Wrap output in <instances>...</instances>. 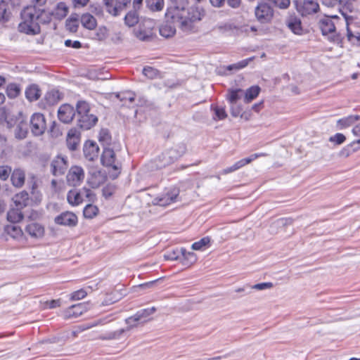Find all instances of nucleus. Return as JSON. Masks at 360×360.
Masks as SVG:
<instances>
[{
  "label": "nucleus",
  "mask_w": 360,
  "mask_h": 360,
  "mask_svg": "<svg viewBox=\"0 0 360 360\" xmlns=\"http://www.w3.org/2000/svg\"><path fill=\"white\" fill-rule=\"evenodd\" d=\"M47 0H32L33 6L25 8L21 12L22 22L18 25V30L29 35L40 33L41 25H47L51 21V15L41 6Z\"/></svg>",
  "instance_id": "1"
},
{
  "label": "nucleus",
  "mask_w": 360,
  "mask_h": 360,
  "mask_svg": "<svg viewBox=\"0 0 360 360\" xmlns=\"http://www.w3.org/2000/svg\"><path fill=\"white\" fill-rule=\"evenodd\" d=\"M77 126L82 130H89L98 122L96 115L90 112L89 104L84 101H79L76 104Z\"/></svg>",
  "instance_id": "2"
},
{
  "label": "nucleus",
  "mask_w": 360,
  "mask_h": 360,
  "mask_svg": "<svg viewBox=\"0 0 360 360\" xmlns=\"http://www.w3.org/2000/svg\"><path fill=\"white\" fill-rule=\"evenodd\" d=\"M186 151V146L184 143H179L169 148L160 157V159H162L163 162L159 167L161 168L173 163L181 158Z\"/></svg>",
  "instance_id": "3"
},
{
  "label": "nucleus",
  "mask_w": 360,
  "mask_h": 360,
  "mask_svg": "<svg viewBox=\"0 0 360 360\" xmlns=\"http://www.w3.org/2000/svg\"><path fill=\"white\" fill-rule=\"evenodd\" d=\"M203 15V11L198 7L185 9V18L182 21V31H191L193 27V23L200 20Z\"/></svg>",
  "instance_id": "4"
},
{
  "label": "nucleus",
  "mask_w": 360,
  "mask_h": 360,
  "mask_svg": "<svg viewBox=\"0 0 360 360\" xmlns=\"http://www.w3.org/2000/svg\"><path fill=\"white\" fill-rule=\"evenodd\" d=\"M185 18V8L176 5L167 7L165 13V18L168 22L177 24L182 30V21Z\"/></svg>",
  "instance_id": "5"
},
{
  "label": "nucleus",
  "mask_w": 360,
  "mask_h": 360,
  "mask_svg": "<svg viewBox=\"0 0 360 360\" xmlns=\"http://www.w3.org/2000/svg\"><path fill=\"white\" fill-rule=\"evenodd\" d=\"M295 4L302 16L313 15L319 11V4L316 0H295Z\"/></svg>",
  "instance_id": "6"
},
{
  "label": "nucleus",
  "mask_w": 360,
  "mask_h": 360,
  "mask_svg": "<svg viewBox=\"0 0 360 360\" xmlns=\"http://www.w3.org/2000/svg\"><path fill=\"white\" fill-rule=\"evenodd\" d=\"M101 161L103 166L111 167L113 170L120 172L121 165L116 162L115 153L112 148L108 147L103 148Z\"/></svg>",
  "instance_id": "7"
},
{
  "label": "nucleus",
  "mask_w": 360,
  "mask_h": 360,
  "mask_svg": "<svg viewBox=\"0 0 360 360\" xmlns=\"http://www.w3.org/2000/svg\"><path fill=\"white\" fill-rule=\"evenodd\" d=\"M255 16L261 23H266L271 20L274 16V9L267 3H261L255 8Z\"/></svg>",
  "instance_id": "8"
},
{
  "label": "nucleus",
  "mask_w": 360,
  "mask_h": 360,
  "mask_svg": "<svg viewBox=\"0 0 360 360\" xmlns=\"http://www.w3.org/2000/svg\"><path fill=\"white\" fill-rule=\"evenodd\" d=\"M30 125L32 133L34 136L43 134L46 129L45 117L43 114L39 112L34 113L30 119Z\"/></svg>",
  "instance_id": "9"
},
{
  "label": "nucleus",
  "mask_w": 360,
  "mask_h": 360,
  "mask_svg": "<svg viewBox=\"0 0 360 360\" xmlns=\"http://www.w3.org/2000/svg\"><path fill=\"white\" fill-rule=\"evenodd\" d=\"M324 5L328 7L338 6L340 12L347 18V13H352L354 10L352 0H322Z\"/></svg>",
  "instance_id": "10"
},
{
  "label": "nucleus",
  "mask_w": 360,
  "mask_h": 360,
  "mask_svg": "<svg viewBox=\"0 0 360 360\" xmlns=\"http://www.w3.org/2000/svg\"><path fill=\"white\" fill-rule=\"evenodd\" d=\"M106 11L110 14L117 16L124 11L131 0H103Z\"/></svg>",
  "instance_id": "11"
},
{
  "label": "nucleus",
  "mask_w": 360,
  "mask_h": 360,
  "mask_svg": "<svg viewBox=\"0 0 360 360\" xmlns=\"http://www.w3.org/2000/svg\"><path fill=\"white\" fill-rule=\"evenodd\" d=\"M84 179V169L79 166H72L67 174V182L70 186H79L83 181Z\"/></svg>",
  "instance_id": "12"
},
{
  "label": "nucleus",
  "mask_w": 360,
  "mask_h": 360,
  "mask_svg": "<svg viewBox=\"0 0 360 360\" xmlns=\"http://www.w3.org/2000/svg\"><path fill=\"white\" fill-rule=\"evenodd\" d=\"M75 115H77L76 109L70 104H63L58 108V117L65 124L70 123Z\"/></svg>",
  "instance_id": "13"
},
{
  "label": "nucleus",
  "mask_w": 360,
  "mask_h": 360,
  "mask_svg": "<svg viewBox=\"0 0 360 360\" xmlns=\"http://www.w3.org/2000/svg\"><path fill=\"white\" fill-rule=\"evenodd\" d=\"M179 191L177 188H172L167 192L156 197L154 199L155 204L165 207L176 201Z\"/></svg>",
  "instance_id": "14"
},
{
  "label": "nucleus",
  "mask_w": 360,
  "mask_h": 360,
  "mask_svg": "<svg viewBox=\"0 0 360 360\" xmlns=\"http://www.w3.org/2000/svg\"><path fill=\"white\" fill-rule=\"evenodd\" d=\"M337 15L324 16L319 21V26L323 35L333 34L335 32V23L334 20H338Z\"/></svg>",
  "instance_id": "15"
},
{
  "label": "nucleus",
  "mask_w": 360,
  "mask_h": 360,
  "mask_svg": "<svg viewBox=\"0 0 360 360\" xmlns=\"http://www.w3.org/2000/svg\"><path fill=\"white\" fill-rule=\"evenodd\" d=\"M54 221L58 225L74 227L77 224L78 219L73 212H65L56 217Z\"/></svg>",
  "instance_id": "16"
},
{
  "label": "nucleus",
  "mask_w": 360,
  "mask_h": 360,
  "mask_svg": "<svg viewBox=\"0 0 360 360\" xmlns=\"http://www.w3.org/2000/svg\"><path fill=\"white\" fill-rule=\"evenodd\" d=\"M20 0H0V21H8L10 18V8L19 6Z\"/></svg>",
  "instance_id": "17"
},
{
  "label": "nucleus",
  "mask_w": 360,
  "mask_h": 360,
  "mask_svg": "<svg viewBox=\"0 0 360 360\" xmlns=\"http://www.w3.org/2000/svg\"><path fill=\"white\" fill-rule=\"evenodd\" d=\"M107 179L105 172L98 170L91 169L89 173L87 183L92 188H96L103 184Z\"/></svg>",
  "instance_id": "18"
},
{
  "label": "nucleus",
  "mask_w": 360,
  "mask_h": 360,
  "mask_svg": "<svg viewBox=\"0 0 360 360\" xmlns=\"http://www.w3.org/2000/svg\"><path fill=\"white\" fill-rule=\"evenodd\" d=\"M51 172L54 176H60L65 174L68 168L67 158L60 155L56 156L51 164Z\"/></svg>",
  "instance_id": "19"
},
{
  "label": "nucleus",
  "mask_w": 360,
  "mask_h": 360,
  "mask_svg": "<svg viewBox=\"0 0 360 360\" xmlns=\"http://www.w3.org/2000/svg\"><path fill=\"white\" fill-rule=\"evenodd\" d=\"M16 127L14 130L15 138L19 140L25 139L28 133V127L21 112H19V116L16 118Z\"/></svg>",
  "instance_id": "20"
},
{
  "label": "nucleus",
  "mask_w": 360,
  "mask_h": 360,
  "mask_svg": "<svg viewBox=\"0 0 360 360\" xmlns=\"http://www.w3.org/2000/svg\"><path fill=\"white\" fill-rule=\"evenodd\" d=\"M88 309V304L85 302L73 304L65 310L64 316L66 319L77 318L87 311Z\"/></svg>",
  "instance_id": "21"
},
{
  "label": "nucleus",
  "mask_w": 360,
  "mask_h": 360,
  "mask_svg": "<svg viewBox=\"0 0 360 360\" xmlns=\"http://www.w3.org/2000/svg\"><path fill=\"white\" fill-rule=\"evenodd\" d=\"M99 148L96 142L87 141L85 142L83 148L84 158L89 160L94 161L98 157Z\"/></svg>",
  "instance_id": "22"
},
{
  "label": "nucleus",
  "mask_w": 360,
  "mask_h": 360,
  "mask_svg": "<svg viewBox=\"0 0 360 360\" xmlns=\"http://www.w3.org/2000/svg\"><path fill=\"white\" fill-rule=\"evenodd\" d=\"M25 232L32 238L39 239L44 236L45 230L41 224L32 222L25 226Z\"/></svg>",
  "instance_id": "23"
},
{
  "label": "nucleus",
  "mask_w": 360,
  "mask_h": 360,
  "mask_svg": "<svg viewBox=\"0 0 360 360\" xmlns=\"http://www.w3.org/2000/svg\"><path fill=\"white\" fill-rule=\"evenodd\" d=\"M80 139V132L76 128L70 129L67 135V146L69 150L74 151L77 150Z\"/></svg>",
  "instance_id": "24"
},
{
  "label": "nucleus",
  "mask_w": 360,
  "mask_h": 360,
  "mask_svg": "<svg viewBox=\"0 0 360 360\" xmlns=\"http://www.w3.org/2000/svg\"><path fill=\"white\" fill-rule=\"evenodd\" d=\"M287 27L295 34L302 33V27L301 20L295 15H290L285 20Z\"/></svg>",
  "instance_id": "25"
},
{
  "label": "nucleus",
  "mask_w": 360,
  "mask_h": 360,
  "mask_svg": "<svg viewBox=\"0 0 360 360\" xmlns=\"http://www.w3.org/2000/svg\"><path fill=\"white\" fill-rule=\"evenodd\" d=\"M25 97L30 102L37 101L41 94L40 88L37 84H32L27 86L25 91Z\"/></svg>",
  "instance_id": "26"
},
{
  "label": "nucleus",
  "mask_w": 360,
  "mask_h": 360,
  "mask_svg": "<svg viewBox=\"0 0 360 360\" xmlns=\"http://www.w3.org/2000/svg\"><path fill=\"white\" fill-rule=\"evenodd\" d=\"M25 172L21 169H15L11 174V180L15 187H22L25 183Z\"/></svg>",
  "instance_id": "27"
},
{
  "label": "nucleus",
  "mask_w": 360,
  "mask_h": 360,
  "mask_svg": "<svg viewBox=\"0 0 360 360\" xmlns=\"http://www.w3.org/2000/svg\"><path fill=\"white\" fill-rule=\"evenodd\" d=\"M181 252L180 262L183 266L188 267L197 261V257L195 253L188 252L184 248H181Z\"/></svg>",
  "instance_id": "28"
},
{
  "label": "nucleus",
  "mask_w": 360,
  "mask_h": 360,
  "mask_svg": "<svg viewBox=\"0 0 360 360\" xmlns=\"http://www.w3.org/2000/svg\"><path fill=\"white\" fill-rule=\"evenodd\" d=\"M15 207L22 209L28 205L29 195L26 191H21L15 194L13 198Z\"/></svg>",
  "instance_id": "29"
},
{
  "label": "nucleus",
  "mask_w": 360,
  "mask_h": 360,
  "mask_svg": "<svg viewBox=\"0 0 360 360\" xmlns=\"http://www.w3.org/2000/svg\"><path fill=\"white\" fill-rule=\"evenodd\" d=\"M243 94L242 89H229L226 95V99L231 105H235Z\"/></svg>",
  "instance_id": "30"
},
{
  "label": "nucleus",
  "mask_w": 360,
  "mask_h": 360,
  "mask_svg": "<svg viewBox=\"0 0 360 360\" xmlns=\"http://www.w3.org/2000/svg\"><path fill=\"white\" fill-rule=\"evenodd\" d=\"M5 232L15 239H20L23 236V231L16 224L6 225L4 227Z\"/></svg>",
  "instance_id": "31"
},
{
  "label": "nucleus",
  "mask_w": 360,
  "mask_h": 360,
  "mask_svg": "<svg viewBox=\"0 0 360 360\" xmlns=\"http://www.w3.org/2000/svg\"><path fill=\"white\" fill-rule=\"evenodd\" d=\"M80 20L82 26L89 30H94L97 25L96 18L89 13L83 14Z\"/></svg>",
  "instance_id": "32"
},
{
  "label": "nucleus",
  "mask_w": 360,
  "mask_h": 360,
  "mask_svg": "<svg viewBox=\"0 0 360 360\" xmlns=\"http://www.w3.org/2000/svg\"><path fill=\"white\" fill-rule=\"evenodd\" d=\"M360 120V115H349L338 120L337 125L339 129L349 127L355 122Z\"/></svg>",
  "instance_id": "33"
},
{
  "label": "nucleus",
  "mask_w": 360,
  "mask_h": 360,
  "mask_svg": "<svg viewBox=\"0 0 360 360\" xmlns=\"http://www.w3.org/2000/svg\"><path fill=\"white\" fill-rule=\"evenodd\" d=\"M22 209L15 207L10 209L7 212V219L13 224H17L23 219Z\"/></svg>",
  "instance_id": "34"
},
{
  "label": "nucleus",
  "mask_w": 360,
  "mask_h": 360,
  "mask_svg": "<svg viewBox=\"0 0 360 360\" xmlns=\"http://www.w3.org/2000/svg\"><path fill=\"white\" fill-rule=\"evenodd\" d=\"M44 98L47 104L53 105L62 98V95L58 90L51 89L46 92Z\"/></svg>",
  "instance_id": "35"
},
{
  "label": "nucleus",
  "mask_w": 360,
  "mask_h": 360,
  "mask_svg": "<svg viewBox=\"0 0 360 360\" xmlns=\"http://www.w3.org/2000/svg\"><path fill=\"white\" fill-rule=\"evenodd\" d=\"M67 200L70 205L74 206L79 205L83 200L80 191L77 189H72L68 191Z\"/></svg>",
  "instance_id": "36"
},
{
  "label": "nucleus",
  "mask_w": 360,
  "mask_h": 360,
  "mask_svg": "<svg viewBox=\"0 0 360 360\" xmlns=\"http://www.w3.org/2000/svg\"><path fill=\"white\" fill-rule=\"evenodd\" d=\"M266 155H267V154L264 153H254L248 158H243V159H241V160L237 161L234 164V165L236 166V168H238V169H239L240 168L244 167L245 165L250 163L253 160H255L259 158H261V157H265Z\"/></svg>",
  "instance_id": "37"
},
{
  "label": "nucleus",
  "mask_w": 360,
  "mask_h": 360,
  "mask_svg": "<svg viewBox=\"0 0 360 360\" xmlns=\"http://www.w3.org/2000/svg\"><path fill=\"white\" fill-rule=\"evenodd\" d=\"M146 7L152 12H160L165 6L164 0H145Z\"/></svg>",
  "instance_id": "38"
},
{
  "label": "nucleus",
  "mask_w": 360,
  "mask_h": 360,
  "mask_svg": "<svg viewBox=\"0 0 360 360\" xmlns=\"http://www.w3.org/2000/svg\"><path fill=\"white\" fill-rule=\"evenodd\" d=\"M175 24L168 22L165 25H162L160 27V34L161 36L168 38L172 37L176 33Z\"/></svg>",
  "instance_id": "39"
},
{
  "label": "nucleus",
  "mask_w": 360,
  "mask_h": 360,
  "mask_svg": "<svg viewBox=\"0 0 360 360\" xmlns=\"http://www.w3.org/2000/svg\"><path fill=\"white\" fill-rule=\"evenodd\" d=\"M21 91L20 85L17 83H9L6 86V93L9 98H15Z\"/></svg>",
  "instance_id": "40"
},
{
  "label": "nucleus",
  "mask_w": 360,
  "mask_h": 360,
  "mask_svg": "<svg viewBox=\"0 0 360 360\" xmlns=\"http://www.w3.org/2000/svg\"><path fill=\"white\" fill-rule=\"evenodd\" d=\"M260 87L257 85L252 86L245 92L244 101L245 103H250L257 97L260 92Z\"/></svg>",
  "instance_id": "41"
},
{
  "label": "nucleus",
  "mask_w": 360,
  "mask_h": 360,
  "mask_svg": "<svg viewBox=\"0 0 360 360\" xmlns=\"http://www.w3.org/2000/svg\"><path fill=\"white\" fill-rule=\"evenodd\" d=\"M211 110L214 111L213 120L215 121L223 120L227 117V113L224 107H219L216 105H211Z\"/></svg>",
  "instance_id": "42"
},
{
  "label": "nucleus",
  "mask_w": 360,
  "mask_h": 360,
  "mask_svg": "<svg viewBox=\"0 0 360 360\" xmlns=\"http://www.w3.org/2000/svg\"><path fill=\"white\" fill-rule=\"evenodd\" d=\"M125 332L126 330L124 328H122L117 330L106 333L102 335L100 338L103 340H119Z\"/></svg>",
  "instance_id": "43"
},
{
  "label": "nucleus",
  "mask_w": 360,
  "mask_h": 360,
  "mask_svg": "<svg viewBox=\"0 0 360 360\" xmlns=\"http://www.w3.org/2000/svg\"><path fill=\"white\" fill-rule=\"evenodd\" d=\"M139 22V15L136 11H129L124 17V22L129 27H133Z\"/></svg>",
  "instance_id": "44"
},
{
  "label": "nucleus",
  "mask_w": 360,
  "mask_h": 360,
  "mask_svg": "<svg viewBox=\"0 0 360 360\" xmlns=\"http://www.w3.org/2000/svg\"><path fill=\"white\" fill-rule=\"evenodd\" d=\"M210 243V238L209 236L203 237L200 240L196 241L192 244V249L194 250H202Z\"/></svg>",
  "instance_id": "45"
},
{
  "label": "nucleus",
  "mask_w": 360,
  "mask_h": 360,
  "mask_svg": "<svg viewBox=\"0 0 360 360\" xmlns=\"http://www.w3.org/2000/svg\"><path fill=\"white\" fill-rule=\"evenodd\" d=\"M98 211L96 206L89 204L84 207L83 214L85 218L91 219L97 214Z\"/></svg>",
  "instance_id": "46"
},
{
  "label": "nucleus",
  "mask_w": 360,
  "mask_h": 360,
  "mask_svg": "<svg viewBox=\"0 0 360 360\" xmlns=\"http://www.w3.org/2000/svg\"><path fill=\"white\" fill-rule=\"evenodd\" d=\"M181 255V248H176V250H174L171 252H167L166 254L164 255V257L165 260L180 261Z\"/></svg>",
  "instance_id": "47"
},
{
  "label": "nucleus",
  "mask_w": 360,
  "mask_h": 360,
  "mask_svg": "<svg viewBox=\"0 0 360 360\" xmlns=\"http://www.w3.org/2000/svg\"><path fill=\"white\" fill-rule=\"evenodd\" d=\"M155 311H156V308L155 307L142 309L141 310H139L136 313V319L141 320L143 318H146L148 316L153 314Z\"/></svg>",
  "instance_id": "48"
},
{
  "label": "nucleus",
  "mask_w": 360,
  "mask_h": 360,
  "mask_svg": "<svg viewBox=\"0 0 360 360\" xmlns=\"http://www.w3.org/2000/svg\"><path fill=\"white\" fill-rule=\"evenodd\" d=\"M116 96L121 101H128L130 103H133L135 100V94L132 91H128L122 93H118Z\"/></svg>",
  "instance_id": "49"
},
{
  "label": "nucleus",
  "mask_w": 360,
  "mask_h": 360,
  "mask_svg": "<svg viewBox=\"0 0 360 360\" xmlns=\"http://www.w3.org/2000/svg\"><path fill=\"white\" fill-rule=\"evenodd\" d=\"M65 27L71 32H76L78 30L79 22L76 18H70L66 20Z\"/></svg>",
  "instance_id": "50"
},
{
  "label": "nucleus",
  "mask_w": 360,
  "mask_h": 360,
  "mask_svg": "<svg viewBox=\"0 0 360 360\" xmlns=\"http://www.w3.org/2000/svg\"><path fill=\"white\" fill-rule=\"evenodd\" d=\"M116 186L112 184H108L102 189V195L105 199H109L115 193Z\"/></svg>",
  "instance_id": "51"
},
{
  "label": "nucleus",
  "mask_w": 360,
  "mask_h": 360,
  "mask_svg": "<svg viewBox=\"0 0 360 360\" xmlns=\"http://www.w3.org/2000/svg\"><path fill=\"white\" fill-rule=\"evenodd\" d=\"M271 4H273L275 7L278 8L280 9H287L290 4V0H268Z\"/></svg>",
  "instance_id": "52"
},
{
  "label": "nucleus",
  "mask_w": 360,
  "mask_h": 360,
  "mask_svg": "<svg viewBox=\"0 0 360 360\" xmlns=\"http://www.w3.org/2000/svg\"><path fill=\"white\" fill-rule=\"evenodd\" d=\"M37 184L36 182H33L32 185V197L31 200H34L36 205L39 204L41 200V194L38 191H36Z\"/></svg>",
  "instance_id": "53"
},
{
  "label": "nucleus",
  "mask_w": 360,
  "mask_h": 360,
  "mask_svg": "<svg viewBox=\"0 0 360 360\" xmlns=\"http://www.w3.org/2000/svg\"><path fill=\"white\" fill-rule=\"evenodd\" d=\"M250 58L243 60L237 63L229 65L227 67V70H240L245 67H246L248 65L249 61L250 60Z\"/></svg>",
  "instance_id": "54"
},
{
  "label": "nucleus",
  "mask_w": 360,
  "mask_h": 360,
  "mask_svg": "<svg viewBox=\"0 0 360 360\" xmlns=\"http://www.w3.org/2000/svg\"><path fill=\"white\" fill-rule=\"evenodd\" d=\"M11 174V168L7 165L0 166V179L6 180Z\"/></svg>",
  "instance_id": "55"
},
{
  "label": "nucleus",
  "mask_w": 360,
  "mask_h": 360,
  "mask_svg": "<svg viewBox=\"0 0 360 360\" xmlns=\"http://www.w3.org/2000/svg\"><path fill=\"white\" fill-rule=\"evenodd\" d=\"M8 115V111L6 107L0 108V124H3L4 122H6L8 127H11V122L7 120Z\"/></svg>",
  "instance_id": "56"
},
{
  "label": "nucleus",
  "mask_w": 360,
  "mask_h": 360,
  "mask_svg": "<svg viewBox=\"0 0 360 360\" xmlns=\"http://www.w3.org/2000/svg\"><path fill=\"white\" fill-rule=\"evenodd\" d=\"M273 287V283L271 282L260 283L250 287V290L255 289L257 290H263L265 289H269Z\"/></svg>",
  "instance_id": "57"
},
{
  "label": "nucleus",
  "mask_w": 360,
  "mask_h": 360,
  "mask_svg": "<svg viewBox=\"0 0 360 360\" xmlns=\"http://www.w3.org/2000/svg\"><path fill=\"white\" fill-rule=\"evenodd\" d=\"M140 319H136V314L133 316L128 317L125 319V323L128 325L127 328H124L127 331L130 330L133 327H135L136 326V323L139 321Z\"/></svg>",
  "instance_id": "58"
},
{
  "label": "nucleus",
  "mask_w": 360,
  "mask_h": 360,
  "mask_svg": "<svg viewBox=\"0 0 360 360\" xmlns=\"http://www.w3.org/2000/svg\"><path fill=\"white\" fill-rule=\"evenodd\" d=\"M345 136L341 133H337L335 135L330 137L329 141L330 142L335 143L338 145L343 143L345 141Z\"/></svg>",
  "instance_id": "59"
},
{
  "label": "nucleus",
  "mask_w": 360,
  "mask_h": 360,
  "mask_svg": "<svg viewBox=\"0 0 360 360\" xmlns=\"http://www.w3.org/2000/svg\"><path fill=\"white\" fill-rule=\"evenodd\" d=\"M86 295H87V293L84 290L80 289V290L73 292L70 295V300H81V299H83L84 297H85Z\"/></svg>",
  "instance_id": "60"
},
{
  "label": "nucleus",
  "mask_w": 360,
  "mask_h": 360,
  "mask_svg": "<svg viewBox=\"0 0 360 360\" xmlns=\"http://www.w3.org/2000/svg\"><path fill=\"white\" fill-rule=\"evenodd\" d=\"M143 74L146 77H147L150 79H153L156 75L157 70L152 67L147 66V67L143 68Z\"/></svg>",
  "instance_id": "61"
},
{
  "label": "nucleus",
  "mask_w": 360,
  "mask_h": 360,
  "mask_svg": "<svg viewBox=\"0 0 360 360\" xmlns=\"http://www.w3.org/2000/svg\"><path fill=\"white\" fill-rule=\"evenodd\" d=\"M111 139L110 135L107 129H101L99 134V141H110Z\"/></svg>",
  "instance_id": "62"
},
{
  "label": "nucleus",
  "mask_w": 360,
  "mask_h": 360,
  "mask_svg": "<svg viewBox=\"0 0 360 360\" xmlns=\"http://www.w3.org/2000/svg\"><path fill=\"white\" fill-rule=\"evenodd\" d=\"M65 45L67 47H72L74 49H80L82 47V43L79 41H72L70 39L65 40Z\"/></svg>",
  "instance_id": "63"
},
{
  "label": "nucleus",
  "mask_w": 360,
  "mask_h": 360,
  "mask_svg": "<svg viewBox=\"0 0 360 360\" xmlns=\"http://www.w3.org/2000/svg\"><path fill=\"white\" fill-rule=\"evenodd\" d=\"M136 36L141 41H147L150 38V35L146 31L141 30L136 32Z\"/></svg>",
  "instance_id": "64"
}]
</instances>
